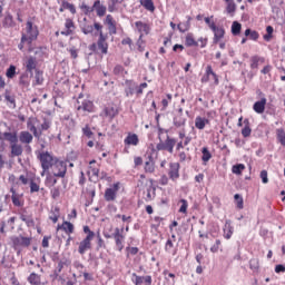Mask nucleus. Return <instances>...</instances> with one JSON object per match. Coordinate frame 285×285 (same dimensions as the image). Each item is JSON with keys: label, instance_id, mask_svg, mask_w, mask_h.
Segmentation results:
<instances>
[{"label": "nucleus", "instance_id": "1", "mask_svg": "<svg viewBox=\"0 0 285 285\" xmlns=\"http://www.w3.org/2000/svg\"><path fill=\"white\" fill-rule=\"evenodd\" d=\"M37 37H39V28L32 21L28 20L22 30V43L30 45L32 41H37Z\"/></svg>", "mask_w": 285, "mask_h": 285}, {"label": "nucleus", "instance_id": "2", "mask_svg": "<svg viewBox=\"0 0 285 285\" xmlns=\"http://www.w3.org/2000/svg\"><path fill=\"white\" fill-rule=\"evenodd\" d=\"M77 110H79V112H95V104L92 100L83 99L79 96L77 100Z\"/></svg>", "mask_w": 285, "mask_h": 285}, {"label": "nucleus", "instance_id": "3", "mask_svg": "<svg viewBox=\"0 0 285 285\" xmlns=\"http://www.w3.org/2000/svg\"><path fill=\"white\" fill-rule=\"evenodd\" d=\"M51 170L55 177H66V173L68 170L66 161L56 160L51 167Z\"/></svg>", "mask_w": 285, "mask_h": 285}, {"label": "nucleus", "instance_id": "4", "mask_svg": "<svg viewBox=\"0 0 285 285\" xmlns=\"http://www.w3.org/2000/svg\"><path fill=\"white\" fill-rule=\"evenodd\" d=\"M40 161L43 169L41 173V177H43V175H46V171L50 170V168L55 166V158H52L50 154L43 153L40 155Z\"/></svg>", "mask_w": 285, "mask_h": 285}, {"label": "nucleus", "instance_id": "5", "mask_svg": "<svg viewBox=\"0 0 285 285\" xmlns=\"http://www.w3.org/2000/svg\"><path fill=\"white\" fill-rule=\"evenodd\" d=\"M27 128L28 130H30V132H32L33 137H36V139H40L41 138V131H39V119L31 117L28 119L27 121Z\"/></svg>", "mask_w": 285, "mask_h": 285}, {"label": "nucleus", "instance_id": "6", "mask_svg": "<svg viewBox=\"0 0 285 285\" xmlns=\"http://www.w3.org/2000/svg\"><path fill=\"white\" fill-rule=\"evenodd\" d=\"M87 174L90 181H97V179H99V164H97V160H91L89 163Z\"/></svg>", "mask_w": 285, "mask_h": 285}, {"label": "nucleus", "instance_id": "7", "mask_svg": "<svg viewBox=\"0 0 285 285\" xmlns=\"http://www.w3.org/2000/svg\"><path fill=\"white\" fill-rule=\"evenodd\" d=\"M90 248H92V236L91 235L86 236L83 238V240H81L79 243L78 253H79V255H86V253H88V250H90Z\"/></svg>", "mask_w": 285, "mask_h": 285}, {"label": "nucleus", "instance_id": "8", "mask_svg": "<svg viewBox=\"0 0 285 285\" xmlns=\"http://www.w3.org/2000/svg\"><path fill=\"white\" fill-rule=\"evenodd\" d=\"M124 229H119V227H116L115 233L112 234V237L116 242V247L118 250H124V242L126 240V236L122 235Z\"/></svg>", "mask_w": 285, "mask_h": 285}, {"label": "nucleus", "instance_id": "9", "mask_svg": "<svg viewBox=\"0 0 285 285\" xmlns=\"http://www.w3.org/2000/svg\"><path fill=\"white\" fill-rule=\"evenodd\" d=\"M117 193H119V183L114 184L105 191L106 202H115L117 199Z\"/></svg>", "mask_w": 285, "mask_h": 285}, {"label": "nucleus", "instance_id": "10", "mask_svg": "<svg viewBox=\"0 0 285 285\" xmlns=\"http://www.w3.org/2000/svg\"><path fill=\"white\" fill-rule=\"evenodd\" d=\"M11 242L14 248H20V246L22 247L30 246V243L32 242V239L30 237L14 236L11 238Z\"/></svg>", "mask_w": 285, "mask_h": 285}, {"label": "nucleus", "instance_id": "11", "mask_svg": "<svg viewBox=\"0 0 285 285\" xmlns=\"http://www.w3.org/2000/svg\"><path fill=\"white\" fill-rule=\"evenodd\" d=\"M131 282L135 285H142V284L150 285V284H153V277L151 276H139L134 273V274H131Z\"/></svg>", "mask_w": 285, "mask_h": 285}, {"label": "nucleus", "instance_id": "12", "mask_svg": "<svg viewBox=\"0 0 285 285\" xmlns=\"http://www.w3.org/2000/svg\"><path fill=\"white\" fill-rule=\"evenodd\" d=\"M135 28L137 32H139L141 39L145 35H150V24L142 22V21H136L135 22Z\"/></svg>", "mask_w": 285, "mask_h": 285}, {"label": "nucleus", "instance_id": "13", "mask_svg": "<svg viewBox=\"0 0 285 285\" xmlns=\"http://www.w3.org/2000/svg\"><path fill=\"white\" fill-rule=\"evenodd\" d=\"M23 66L26 68V71L30 72V75H32V72H35V70H37V58L28 57L24 60Z\"/></svg>", "mask_w": 285, "mask_h": 285}, {"label": "nucleus", "instance_id": "14", "mask_svg": "<svg viewBox=\"0 0 285 285\" xmlns=\"http://www.w3.org/2000/svg\"><path fill=\"white\" fill-rule=\"evenodd\" d=\"M96 11L98 17H104L106 14V6L101 4V1L97 0L95 1L92 8H88V12Z\"/></svg>", "mask_w": 285, "mask_h": 285}, {"label": "nucleus", "instance_id": "15", "mask_svg": "<svg viewBox=\"0 0 285 285\" xmlns=\"http://www.w3.org/2000/svg\"><path fill=\"white\" fill-rule=\"evenodd\" d=\"M105 23L108 26L110 35H117V21H115V18H112L111 14L106 17Z\"/></svg>", "mask_w": 285, "mask_h": 285}, {"label": "nucleus", "instance_id": "16", "mask_svg": "<svg viewBox=\"0 0 285 285\" xmlns=\"http://www.w3.org/2000/svg\"><path fill=\"white\" fill-rule=\"evenodd\" d=\"M106 39H108V37L104 35V32H100V37L98 39V48L101 50L102 55H108V42H106Z\"/></svg>", "mask_w": 285, "mask_h": 285}, {"label": "nucleus", "instance_id": "17", "mask_svg": "<svg viewBox=\"0 0 285 285\" xmlns=\"http://www.w3.org/2000/svg\"><path fill=\"white\" fill-rule=\"evenodd\" d=\"M169 178L173 181H176V179H179V165H178V163H171L169 165Z\"/></svg>", "mask_w": 285, "mask_h": 285}, {"label": "nucleus", "instance_id": "18", "mask_svg": "<svg viewBox=\"0 0 285 285\" xmlns=\"http://www.w3.org/2000/svg\"><path fill=\"white\" fill-rule=\"evenodd\" d=\"M124 144L125 146H139V136L137 134H128Z\"/></svg>", "mask_w": 285, "mask_h": 285}, {"label": "nucleus", "instance_id": "19", "mask_svg": "<svg viewBox=\"0 0 285 285\" xmlns=\"http://www.w3.org/2000/svg\"><path fill=\"white\" fill-rule=\"evenodd\" d=\"M57 230H63L67 235H72L75 233V225L70 222H63L57 226Z\"/></svg>", "mask_w": 285, "mask_h": 285}, {"label": "nucleus", "instance_id": "20", "mask_svg": "<svg viewBox=\"0 0 285 285\" xmlns=\"http://www.w3.org/2000/svg\"><path fill=\"white\" fill-rule=\"evenodd\" d=\"M253 110L254 112H257V115H263L264 110H266V98L256 101L253 106Z\"/></svg>", "mask_w": 285, "mask_h": 285}, {"label": "nucleus", "instance_id": "21", "mask_svg": "<svg viewBox=\"0 0 285 285\" xmlns=\"http://www.w3.org/2000/svg\"><path fill=\"white\" fill-rule=\"evenodd\" d=\"M212 31L214 32V43H218L222 39H224V35H226L224 28L217 26L214 27Z\"/></svg>", "mask_w": 285, "mask_h": 285}, {"label": "nucleus", "instance_id": "22", "mask_svg": "<svg viewBox=\"0 0 285 285\" xmlns=\"http://www.w3.org/2000/svg\"><path fill=\"white\" fill-rule=\"evenodd\" d=\"M234 230L235 228L233 227L230 220H226L223 228L225 239H230L233 237Z\"/></svg>", "mask_w": 285, "mask_h": 285}, {"label": "nucleus", "instance_id": "23", "mask_svg": "<svg viewBox=\"0 0 285 285\" xmlns=\"http://www.w3.org/2000/svg\"><path fill=\"white\" fill-rule=\"evenodd\" d=\"M1 139H3L4 141H9L12 145L17 144V141H19V138L17 137V132H3L1 136Z\"/></svg>", "mask_w": 285, "mask_h": 285}, {"label": "nucleus", "instance_id": "24", "mask_svg": "<svg viewBox=\"0 0 285 285\" xmlns=\"http://www.w3.org/2000/svg\"><path fill=\"white\" fill-rule=\"evenodd\" d=\"M266 61V59H264V57H259V56H253L250 58V68L252 70H257V68H259V66H262V63H264Z\"/></svg>", "mask_w": 285, "mask_h": 285}, {"label": "nucleus", "instance_id": "25", "mask_svg": "<svg viewBox=\"0 0 285 285\" xmlns=\"http://www.w3.org/2000/svg\"><path fill=\"white\" fill-rule=\"evenodd\" d=\"M65 31H61L60 33L63 35L65 37L70 36V33L72 32V30H75V22L72 21V19H67L65 22Z\"/></svg>", "mask_w": 285, "mask_h": 285}, {"label": "nucleus", "instance_id": "26", "mask_svg": "<svg viewBox=\"0 0 285 285\" xmlns=\"http://www.w3.org/2000/svg\"><path fill=\"white\" fill-rule=\"evenodd\" d=\"M209 124V120L206 118H202V116H197L195 119V128L198 130H204L206 128V125Z\"/></svg>", "mask_w": 285, "mask_h": 285}, {"label": "nucleus", "instance_id": "27", "mask_svg": "<svg viewBox=\"0 0 285 285\" xmlns=\"http://www.w3.org/2000/svg\"><path fill=\"white\" fill-rule=\"evenodd\" d=\"M118 112L119 111L117 110V107H112V106L106 107L104 109L105 117H108L109 119H115Z\"/></svg>", "mask_w": 285, "mask_h": 285}, {"label": "nucleus", "instance_id": "28", "mask_svg": "<svg viewBox=\"0 0 285 285\" xmlns=\"http://www.w3.org/2000/svg\"><path fill=\"white\" fill-rule=\"evenodd\" d=\"M190 21H193V18L187 16V21L178 23L179 32H188L190 30Z\"/></svg>", "mask_w": 285, "mask_h": 285}, {"label": "nucleus", "instance_id": "29", "mask_svg": "<svg viewBox=\"0 0 285 285\" xmlns=\"http://www.w3.org/2000/svg\"><path fill=\"white\" fill-rule=\"evenodd\" d=\"M19 139L21 141V144H32V134H30L29 131H21Z\"/></svg>", "mask_w": 285, "mask_h": 285}, {"label": "nucleus", "instance_id": "30", "mask_svg": "<svg viewBox=\"0 0 285 285\" xmlns=\"http://www.w3.org/2000/svg\"><path fill=\"white\" fill-rule=\"evenodd\" d=\"M11 193H12V196H11V199H12V204L13 206H23V202H21V195L17 194V191H14V188H11Z\"/></svg>", "mask_w": 285, "mask_h": 285}, {"label": "nucleus", "instance_id": "31", "mask_svg": "<svg viewBox=\"0 0 285 285\" xmlns=\"http://www.w3.org/2000/svg\"><path fill=\"white\" fill-rule=\"evenodd\" d=\"M145 173H155V160L153 159V156H149V159L145 163Z\"/></svg>", "mask_w": 285, "mask_h": 285}, {"label": "nucleus", "instance_id": "32", "mask_svg": "<svg viewBox=\"0 0 285 285\" xmlns=\"http://www.w3.org/2000/svg\"><path fill=\"white\" fill-rule=\"evenodd\" d=\"M60 212L58 207H55L51 209L50 214H49V219H51V222L53 224H57V222H59V217H60Z\"/></svg>", "mask_w": 285, "mask_h": 285}, {"label": "nucleus", "instance_id": "33", "mask_svg": "<svg viewBox=\"0 0 285 285\" xmlns=\"http://www.w3.org/2000/svg\"><path fill=\"white\" fill-rule=\"evenodd\" d=\"M128 88L125 90L126 97H132L135 95V90L137 88V83L134 81H127Z\"/></svg>", "mask_w": 285, "mask_h": 285}, {"label": "nucleus", "instance_id": "34", "mask_svg": "<svg viewBox=\"0 0 285 285\" xmlns=\"http://www.w3.org/2000/svg\"><path fill=\"white\" fill-rule=\"evenodd\" d=\"M42 85H43V71L37 70L32 86H42Z\"/></svg>", "mask_w": 285, "mask_h": 285}, {"label": "nucleus", "instance_id": "35", "mask_svg": "<svg viewBox=\"0 0 285 285\" xmlns=\"http://www.w3.org/2000/svg\"><path fill=\"white\" fill-rule=\"evenodd\" d=\"M22 154H23V148L21 147V145H17V142L11 145V155H13V157H19Z\"/></svg>", "mask_w": 285, "mask_h": 285}, {"label": "nucleus", "instance_id": "36", "mask_svg": "<svg viewBox=\"0 0 285 285\" xmlns=\"http://www.w3.org/2000/svg\"><path fill=\"white\" fill-rule=\"evenodd\" d=\"M175 144H177V140H175V138L167 137V139L165 140L166 150H168V153H173Z\"/></svg>", "mask_w": 285, "mask_h": 285}, {"label": "nucleus", "instance_id": "37", "mask_svg": "<svg viewBox=\"0 0 285 285\" xmlns=\"http://www.w3.org/2000/svg\"><path fill=\"white\" fill-rule=\"evenodd\" d=\"M210 75H213V67L208 65L205 75L202 77V83H208L210 81Z\"/></svg>", "mask_w": 285, "mask_h": 285}, {"label": "nucleus", "instance_id": "38", "mask_svg": "<svg viewBox=\"0 0 285 285\" xmlns=\"http://www.w3.org/2000/svg\"><path fill=\"white\" fill-rule=\"evenodd\" d=\"M173 248H175V244L173 243V239H168L165 244L166 253H169L170 255H176L177 252Z\"/></svg>", "mask_w": 285, "mask_h": 285}, {"label": "nucleus", "instance_id": "39", "mask_svg": "<svg viewBox=\"0 0 285 285\" xmlns=\"http://www.w3.org/2000/svg\"><path fill=\"white\" fill-rule=\"evenodd\" d=\"M244 170H246V166L244 164H237L232 167V173H234V175H242Z\"/></svg>", "mask_w": 285, "mask_h": 285}, {"label": "nucleus", "instance_id": "40", "mask_svg": "<svg viewBox=\"0 0 285 285\" xmlns=\"http://www.w3.org/2000/svg\"><path fill=\"white\" fill-rule=\"evenodd\" d=\"M202 160L206 164L208 161H210V159L213 158V155L210 154V151L208 150V147H204L202 150Z\"/></svg>", "mask_w": 285, "mask_h": 285}, {"label": "nucleus", "instance_id": "41", "mask_svg": "<svg viewBox=\"0 0 285 285\" xmlns=\"http://www.w3.org/2000/svg\"><path fill=\"white\" fill-rule=\"evenodd\" d=\"M28 282L31 283L32 285H39L41 284V277L38 274L32 273L28 277Z\"/></svg>", "mask_w": 285, "mask_h": 285}, {"label": "nucleus", "instance_id": "42", "mask_svg": "<svg viewBox=\"0 0 285 285\" xmlns=\"http://www.w3.org/2000/svg\"><path fill=\"white\" fill-rule=\"evenodd\" d=\"M185 45L190 48L193 46H198V42L195 41V38L193 37V33H188L185 38Z\"/></svg>", "mask_w": 285, "mask_h": 285}, {"label": "nucleus", "instance_id": "43", "mask_svg": "<svg viewBox=\"0 0 285 285\" xmlns=\"http://www.w3.org/2000/svg\"><path fill=\"white\" fill-rule=\"evenodd\" d=\"M242 32V23L234 21L232 24V35H234V37H237V35H239Z\"/></svg>", "mask_w": 285, "mask_h": 285}, {"label": "nucleus", "instance_id": "44", "mask_svg": "<svg viewBox=\"0 0 285 285\" xmlns=\"http://www.w3.org/2000/svg\"><path fill=\"white\" fill-rule=\"evenodd\" d=\"M245 37H249L252 41H257V39H259V33L257 31H252L250 29H246Z\"/></svg>", "mask_w": 285, "mask_h": 285}, {"label": "nucleus", "instance_id": "45", "mask_svg": "<svg viewBox=\"0 0 285 285\" xmlns=\"http://www.w3.org/2000/svg\"><path fill=\"white\" fill-rule=\"evenodd\" d=\"M141 6H144L146 10H149V12H155V3H153V0H144L141 1Z\"/></svg>", "mask_w": 285, "mask_h": 285}, {"label": "nucleus", "instance_id": "46", "mask_svg": "<svg viewBox=\"0 0 285 285\" xmlns=\"http://www.w3.org/2000/svg\"><path fill=\"white\" fill-rule=\"evenodd\" d=\"M17 75V67L14 65H11L6 72V76L8 79H13V77Z\"/></svg>", "mask_w": 285, "mask_h": 285}, {"label": "nucleus", "instance_id": "47", "mask_svg": "<svg viewBox=\"0 0 285 285\" xmlns=\"http://www.w3.org/2000/svg\"><path fill=\"white\" fill-rule=\"evenodd\" d=\"M234 199L236 202L237 208L242 210L244 208V198L239 194H236L234 195Z\"/></svg>", "mask_w": 285, "mask_h": 285}, {"label": "nucleus", "instance_id": "48", "mask_svg": "<svg viewBox=\"0 0 285 285\" xmlns=\"http://www.w3.org/2000/svg\"><path fill=\"white\" fill-rule=\"evenodd\" d=\"M148 88V83L147 82H142L139 86L136 85V89L135 92L137 95V97H139L140 95H144V89Z\"/></svg>", "mask_w": 285, "mask_h": 285}, {"label": "nucleus", "instance_id": "49", "mask_svg": "<svg viewBox=\"0 0 285 285\" xmlns=\"http://www.w3.org/2000/svg\"><path fill=\"white\" fill-rule=\"evenodd\" d=\"M276 135H277V139H278L279 144H282V146L285 147V132H284V129H277L276 130Z\"/></svg>", "mask_w": 285, "mask_h": 285}, {"label": "nucleus", "instance_id": "50", "mask_svg": "<svg viewBox=\"0 0 285 285\" xmlns=\"http://www.w3.org/2000/svg\"><path fill=\"white\" fill-rule=\"evenodd\" d=\"M180 208L178 210V213H183V215H186V213H188V200L186 199H180Z\"/></svg>", "mask_w": 285, "mask_h": 285}, {"label": "nucleus", "instance_id": "51", "mask_svg": "<svg viewBox=\"0 0 285 285\" xmlns=\"http://www.w3.org/2000/svg\"><path fill=\"white\" fill-rule=\"evenodd\" d=\"M235 10H237V6L235 2H227L226 12L227 14H235Z\"/></svg>", "mask_w": 285, "mask_h": 285}, {"label": "nucleus", "instance_id": "52", "mask_svg": "<svg viewBox=\"0 0 285 285\" xmlns=\"http://www.w3.org/2000/svg\"><path fill=\"white\" fill-rule=\"evenodd\" d=\"M63 9L65 10H69V12H71V14H76L77 13V9L75 8V4L70 3V2H63Z\"/></svg>", "mask_w": 285, "mask_h": 285}, {"label": "nucleus", "instance_id": "53", "mask_svg": "<svg viewBox=\"0 0 285 285\" xmlns=\"http://www.w3.org/2000/svg\"><path fill=\"white\" fill-rule=\"evenodd\" d=\"M82 132L85 135V137H88V139H90L92 137V130H90V127L88 125H86L83 128H82Z\"/></svg>", "mask_w": 285, "mask_h": 285}, {"label": "nucleus", "instance_id": "54", "mask_svg": "<svg viewBox=\"0 0 285 285\" xmlns=\"http://www.w3.org/2000/svg\"><path fill=\"white\" fill-rule=\"evenodd\" d=\"M55 184H57V178H55L53 176H48L46 179V185L47 186H55Z\"/></svg>", "mask_w": 285, "mask_h": 285}, {"label": "nucleus", "instance_id": "55", "mask_svg": "<svg viewBox=\"0 0 285 285\" xmlns=\"http://www.w3.org/2000/svg\"><path fill=\"white\" fill-rule=\"evenodd\" d=\"M22 222L27 224V226H35V220L28 216H21Z\"/></svg>", "mask_w": 285, "mask_h": 285}, {"label": "nucleus", "instance_id": "56", "mask_svg": "<svg viewBox=\"0 0 285 285\" xmlns=\"http://www.w3.org/2000/svg\"><path fill=\"white\" fill-rule=\"evenodd\" d=\"M261 179H262L263 184H268V171L262 170L261 171Z\"/></svg>", "mask_w": 285, "mask_h": 285}, {"label": "nucleus", "instance_id": "57", "mask_svg": "<svg viewBox=\"0 0 285 285\" xmlns=\"http://www.w3.org/2000/svg\"><path fill=\"white\" fill-rule=\"evenodd\" d=\"M4 99L8 104H11L12 108H16L14 97L10 96V94H6Z\"/></svg>", "mask_w": 285, "mask_h": 285}, {"label": "nucleus", "instance_id": "58", "mask_svg": "<svg viewBox=\"0 0 285 285\" xmlns=\"http://www.w3.org/2000/svg\"><path fill=\"white\" fill-rule=\"evenodd\" d=\"M250 132H252V130H250V127L247 125V126H245L243 129H242V135H243V137H250Z\"/></svg>", "mask_w": 285, "mask_h": 285}, {"label": "nucleus", "instance_id": "59", "mask_svg": "<svg viewBox=\"0 0 285 285\" xmlns=\"http://www.w3.org/2000/svg\"><path fill=\"white\" fill-rule=\"evenodd\" d=\"M59 195H61V193L59 191V188L55 187L51 189L52 199H59Z\"/></svg>", "mask_w": 285, "mask_h": 285}, {"label": "nucleus", "instance_id": "60", "mask_svg": "<svg viewBox=\"0 0 285 285\" xmlns=\"http://www.w3.org/2000/svg\"><path fill=\"white\" fill-rule=\"evenodd\" d=\"M83 233L87 234V237H90V236H91V239H95V232L90 230V227L85 226V227H83Z\"/></svg>", "mask_w": 285, "mask_h": 285}, {"label": "nucleus", "instance_id": "61", "mask_svg": "<svg viewBox=\"0 0 285 285\" xmlns=\"http://www.w3.org/2000/svg\"><path fill=\"white\" fill-rule=\"evenodd\" d=\"M48 128H50V122L45 120L40 128L38 127V132H41L42 130H48Z\"/></svg>", "mask_w": 285, "mask_h": 285}, {"label": "nucleus", "instance_id": "62", "mask_svg": "<svg viewBox=\"0 0 285 285\" xmlns=\"http://www.w3.org/2000/svg\"><path fill=\"white\" fill-rule=\"evenodd\" d=\"M30 193H39V186L37 185V183H30Z\"/></svg>", "mask_w": 285, "mask_h": 285}, {"label": "nucleus", "instance_id": "63", "mask_svg": "<svg viewBox=\"0 0 285 285\" xmlns=\"http://www.w3.org/2000/svg\"><path fill=\"white\" fill-rule=\"evenodd\" d=\"M92 30H94L92 26H87V27L82 28L83 35H92Z\"/></svg>", "mask_w": 285, "mask_h": 285}, {"label": "nucleus", "instance_id": "64", "mask_svg": "<svg viewBox=\"0 0 285 285\" xmlns=\"http://www.w3.org/2000/svg\"><path fill=\"white\" fill-rule=\"evenodd\" d=\"M121 72H124V67H121L120 65H117L114 68V75H121Z\"/></svg>", "mask_w": 285, "mask_h": 285}]
</instances>
